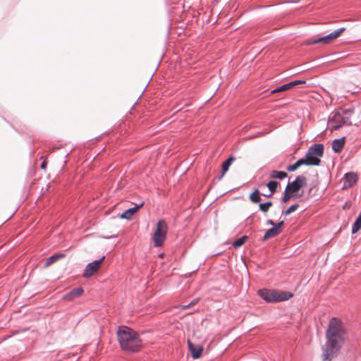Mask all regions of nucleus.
<instances>
[{"instance_id": "obj_1", "label": "nucleus", "mask_w": 361, "mask_h": 361, "mask_svg": "<svg viewBox=\"0 0 361 361\" xmlns=\"http://www.w3.org/2000/svg\"><path fill=\"white\" fill-rule=\"evenodd\" d=\"M346 332L341 320L332 318L326 332V342L323 347V361H331L345 340Z\"/></svg>"}, {"instance_id": "obj_2", "label": "nucleus", "mask_w": 361, "mask_h": 361, "mask_svg": "<svg viewBox=\"0 0 361 361\" xmlns=\"http://www.w3.org/2000/svg\"><path fill=\"white\" fill-rule=\"evenodd\" d=\"M117 338L121 348L126 352H137L142 346V341L137 332L126 326L118 328Z\"/></svg>"}, {"instance_id": "obj_3", "label": "nucleus", "mask_w": 361, "mask_h": 361, "mask_svg": "<svg viewBox=\"0 0 361 361\" xmlns=\"http://www.w3.org/2000/svg\"><path fill=\"white\" fill-rule=\"evenodd\" d=\"M258 295L267 302H278L288 300L293 296V294L288 291L261 289L258 290Z\"/></svg>"}, {"instance_id": "obj_4", "label": "nucleus", "mask_w": 361, "mask_h": 361, "mask_svg": "<svg viewBox=\"0 0 361 361\" xmlns=\"http://www.w3.org/2000/svg\"><path fill=\"white\" fill-rule=\"evenodd\" d=\"M324 148L322 144H314L309 147L305 157L309 162H314V164H310L311 166L320 165V158L324 155Z\"/></svg>"}, {"instance_id": "obj_5", "label": "nucleus", "mask_w": 361, "mask_h": 361, "mask_svg": "<svg viewBox=\"0 0 361 361\" xmlns=\"http://www.w3.org/2000/svg\"><path fill=\"white\" fill-rule=\"evenodd\" d=\"M168 231V226L165 221L159 220L157 222V228L153 235L154 245L155 247H160L163 245Z\"/></svg>"}, {"instance_id": "obj_6", "label": "nucleus", "mask_w": 361, "mask_h": 361, "mask_svg": "<svg viewBox=\"0 0 361 361\" xmlns=\"http://www.w3.org/2000/svg\"><path fill=\"white\" fill-rule=\"evenodd\" d=\"M344 30L345 27L338 28L326 36L315 39H307L306 44L308 45L314 44L317 43L329 44L331 41L338 37Z\"/></svg>"}, {"instance_id": "obj_7", "label": "nucleus", "mask_w": 361, "mask_h": 361, "mask_svg": "<svg viewBox=\"0 0 361 361\" xmlns=\"http://www.w3.org/2000/svg\"><path fill=\"white\" fill-rule=\"evenodd\" d=\"M331 124L334 130H338L343 125H351L348 116L342 115L336 111L331 119Z\"/></svg>"}, {"instance_id": "obj_8", "label": "nucleus", "mask_w": 361, "mask_h": 361, "mask_svg": "<svg viewBox=\"0 0 361 361\" xmlns=\"http://www.w3.org/2000/svg\"><path fill=\"white\" fill-rule=\"evenodd\" d=\"M104 259L105 257L103 256L99 259L94 260L90 263H88L84 269L82 276L84 278H89L99 270Z\"/></svg>"}, {"instance_id": "obj_9", "label": "nucleus", "mask_w": 361, "mask_h": 361, "mask_svg": "<svg viewBox=\"0 0 361 361\" xmlns=\"http://www.w3.org/2000/svg\"><path fill=\"white\" fill-rule=\"evenodd\" d=\"M287 185L290 186L291 192L295 193L298 192L300 188L307 185V178L305 176H298L293 182H288Z\"/></svg>"}, {"instance_id": "obj_10", "label": "nucleus", "mask_w": 361, "mask_h": 361, "mask_svg": "<svg viewBox=\"0 0 361 361\" xmlns=\"http://www.w3.org/2000/svg\"><path fill=\"white\" fill-rule=\"evenodd\" d=\"M305 80H293V81H291L290 82L284 84L283 85H281V86L275 88L274 90H273L271 92V93L274 94L276 92L286 91V90H290V89L295 87L296 85L305 84Z\"/></svg>"}, {"instance_id": "obj_11", "label": "nucleus", "mask_w": 361, "mask_h": 361, "mask_svg": "<svg viewBox=\"0 0 361 361\" xmlns=\"http://www.w3.org/2000/svg\"><path fill=\"white\" fill-rule=\"evenodd\" d=\"M357 176L353 172L347 173L344 176L343 188H350L357 181Z\"/></svg>"}, {"instance_id": "obj_12", "label": "nucleus", "mask_w": 361, "mask_h": 361, "mask_svg": "<svg viewBox=\"0 0 361 361\" xmlns=\"http://www.w3.org/2000/svg\"><path fill=\"white\" fill-rule=\"evenodd\" d=\"M189 350L191 353L192 357L194 359H197L201 356L203 351V347L201 345H195L190 340H188Z\"/></svg>"}, {"instance_id": "obj_13", "label": "nucleus", "mask_w": 361, "mask_h": 361, "mask_svg": "<svg viewBox=\"0 0 361 361\" xmlns=\"http://www.w3.org/2000/svg\"><path fill=\"white\" fill-rule=\"evenodd\" d=\"M83 293L84 290L82 287L73 288L63 295V299L66 300L71 301L75 298H79Z\"/></svg>"}, {"instance_id": "obj_14", "label": "nucleus", "mask_w": 361, "mask_h": 361, "mask_svg": "<svg viewBox=\"0 0 361 361\" xmlns=\"http://www.w3.org/2000/svg\"><path fill=\"white\" fill-rule=\"evenodd\" d=\"M143 204L144 203L142 202L139 205H136L135 207L126 209L121 214V218L128 220L131 219L133 216L138 211L139 209H140L143 206Z\"/></svg>"}, {"instance_id": "obj_15", "label": "nucleus", "mask_w": 361, "mask_h": 361, "mask_svg": "<svg viewBox=\"0 0 361 361\" xmlns=\"http://www.w3.org/2000/svg\"><path fill=\"white\" fill-rule=\"evenodd\" d=\"M345 145V137L335 139L332 142V149L336 153H339L342 151Z\"/></svg>"}, {"instance_id": "obj_16", "label": "nucleus", "mask_w": 361, "mask_h": 361, "mask_svg": "<svg viewBox=\"0 0 361 361\" xmlns=\"http://www.w3.org/2000/svg\"><path fill=\"white\" fill-rule=\"evenodd\" d=\"M235 158L233 156H230L228 159L225 161L222 164V173L221 175L219 176V179H221L224 174L227 172V171L229 169V166L232 164V162L234 161Z\"/></svg>"}, {"instance_id": "obj_17", "label": "nucleus", "mask_w": 361, "mask_h": 361, "mask_svg": "<svg viewBox=\"0 0 361 361\" xmlns=\"http://www.w3.org/2000/svg\"><path fill=\"white\" fill-rule=\"evenodd\" d=\"M64 257H65V255L62 254V253H56V254L51 255L47 259V261L45 262V267L50 266L51 264H52L53 263L56 262L57 260H59L61 258H63Z\"/></svg>"}, {"instance_id": "obj_18", "label": "nucleus", "mask_w": 361, "mask_h": 361, "mask_svg": "<svg viewBox=\"0 0 361 361\" xmlns=\"http://www.w3.org/2000/svg\"><path fill=\"white\" fill-rule=\"evenodd\" d=\"M279 233H281L279 232V231L278 230L277 228L272 227L266 231V233L264 235V240H267L269 238H274V237L278 235Z\"/></svg>"}, {"instance_id": "obj_19", "label": "nucleus", "mask_w": 361, "mask_h": 361, "mask_svg": "<svg viewBox=\"0 0 361 361\" xmlns=\"http://www.w3.org/2000/svg\"><path fill=\"white\" fill-rule=\"evenodd\" d=\"M288 176V174L285 171H279L274 170L270 173V177L271 178H278V179H283Z\"/></svg>"}, {"instance_id": "obj_20", "label": "nucleus", "mask_w": 361, "mask_h": 361, "mask_svg": "<svg viewBox=\"0 0 361 361\" xmlns=\"http://www.w3.org/2000/svg\"><path fill=\"white\" fill-rule=\"evenodd\" d=\"M267 186L268 187L270 193L269 195H266V197H269L276 192L278 187V183L276 180H271L267 184Z\"/></svg>"}, {"instance_id": "obj_21", "label": "nucleus", "mask_w": 361, "mask_h": 361, "mask_svg": "<svg viewBox=\"0 0 361 361\" xmlns=\"http://www.w3.org/2000/svg\"><path fill=\"white\" fill-rule=\"evenodd\" d=\"M294 192H291V190H290V186L286 185V188L285 189L283 196L282 197V201L283 202H288L293 197V195L294 194Z\"/></svg>"}, {"instance_id": "obj_22", "label": "nucleus", "mask_w": 361, "mask_h": 361, "mask_svg": "<svg viewBox=\"0 0 361 361\" xmlns=\"http://www.w3.org/2000/svg\"><path fill=\"white\" fill-rule=\"evenodd\" d=\"M361 228V212L352 226V233H357Z\"/></svg>"}, {"instance_id": "obj_23", "label": "nucleus", "mask_w": 361, "mask_h": 361, "mask_svg": "<svg viewBox=\"0 0 361 361\" xmlns=\"http://www.w3.org/2000/svg\"><path fill=\"white\" fill-rule=\"evenodd\" d=\"M250 200L254 203H258L261 201V197L259 196V192L258 190H255L250 195Z\"/></svg>"}, {"instance_id": "obj_24", "label": "nucleus", "mask_w": 361, "mask_h": 361, "mask_svg": "<svg viewBox=\"0 0 361 361\" xmlns=\"http://www.w3.org/2000/svg\"><path fill=\"white\" fill-rule=\"evenodd\" d=\"M247 238H248V237L247 235H243V236L238 238L237 240H235L233 242V247H240L245 243V241Z\"/></svg>"}, {"instance_id": "obj_25", "label": "nucleus", "mask_w": 361, "mask_h": 361, "mask_svg": "<svg viewBox=\"0 0 361 361\" xmlns=\"http://www.w3.org/2000/svg\"><path fill=\"white\" fill-rule=\"evenodd\" d=\"M272 205H273V203L271 201H269V202H267L264 203H261V204H259V209L262 212L266 213L267 212H268L269 207H271Z\"/></svg>"}, {"instance_id": "obj_26", "label": "nucleus", "mask_w": 361, "mask_h": 361, "mask_svg": "<svg viewBox=\"0 0 361 361\" xmlns=\"http://www.w3.org/2000/svg\"><path fill=\"white\" fill-rule=\"evenodd\" d=\"M336 111L339 114H342V115L348 116L349 119L353 114V111L350 109H340Z\"/></svg>"}, {"instance_id": "obj_27", "label": "nucleus", "mask_w": 361, "mask_h": 361, "mask_svg": "<svg viewBox=\"0 0 361 361\" xmlns=\"http://www.w3.org/2000/svg\"><path fill=\"white\" fill-rule=\"evenodd\" d=\"M298 207L299 205L298 204H294L289 207L286 211H284L283 214L286 216L289 215L292 212H295L298 208Z\"/></svg>"}, {"instance_id": "obj_28", "label": "nucleus", "mask_w": 361, "mask_h": 361, "mask_svg": "<svg viewBox=\"0 0 361 361\" xmlns=\"http://www.w3.org/2000/svg\"><path fill=\"white\" fill-rule=\"evenodd\" d=\"M296 162L299 167L302 165L311 166L310 164H314V162H309L306 157L298 159Z\"/></svg>"}, {"instance_id": "obj_29", "label": "nucleus", "mask_w": 361, "mask_h": 361, "mask_svg": "<svg viewBox=\"0 0 361 361\" xmlns=\"http://www.w3.org/2000/svg\"><path fill=\"white\" fill-rule=\"evenodd\" d=\"M299 168L297 162H295L294 164L293 165H289L288 167H287V170L288 171H295V170H297Z\"/></svg>"}, {"instance_id": "obj_30", "label": "nucleus", "mask_w": 361, "mask_h": 361, "mask_svg": "<svg viewBox=\"0 0 361 361\" xmlns=\"http://www.w3.org/2000/svg\"><path fill=\"white\" fill-rule=\"evenodd\" d=\"M284 224V221H281L279 223H276L275 228H277L279 232H281V227Z\"/></svg>"}, {"instance_id": "obj_31", "label": "nucleus", "mask_w": 361, "mask_h": 361, "mask_svg": "<svg viewBox=\"0 0 361 361\" xmlns=\"http://www.w3.org/2000/svg\"><path fill=\"white\" fill-rule=\"evenodd\" d=\"M197 300H198L197 299L193 300L192 302H191L190 303H189V304H188L186 305H184L183 308L184 309L188 308L189 307L195 305L197 302Z\"/></svg>"}, {"instance_id": "obj_32", "label": "nucleus", "mask_w": 361, "mask_h": 361, "mask_svg": "<svg viewBox=\"0 0 361 361\" xmlns=\"http://www.w3.org/2000/svg\"><path fill=\"white\" fill-rule=\"evenodd\" d=\"M267 225H271V226H272L273 227H275L276 223H275L273 220H268V221H267Z\"/></svg>"}, {"instance_id": "obj_33", "label": "nucleus", "mask_w": 361, "mask_h": 361, "mask_svg": "<svg viewBox=\"0 0 361 361\" xmlns=\"http://www.w3.org/2000/svg\"><path fill=\"white\" fill-rule=\"evenodd\" d=\"M47 163L45 161H43L41 164V168L43 169H46Z\"/></svg>"}, {"instance_id": "obj_34", "label": "nucleus", "mask_w": 361, "mask_h": 361, "mask_svg": "<svg viewBox=\"0 0 361 361\" xmlns=\"http://www.w3.org/2000/svg\"><path fill=\"white\" fill-rule=\"evenodd\" d=\"M116 235H112V236H111V238H116ZM105 238H110V237H105Z\"/></svg>"}]
</instances>
